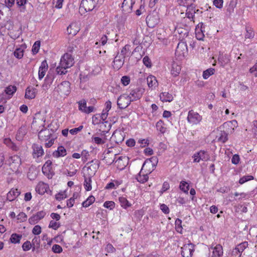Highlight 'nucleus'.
I'll return each mask as SVG.
<instances>
[{
	"label": "nucleus",
	"instance_id": "58",
	"mask_svg": "<svg viewBox=\"0 0 257 257\" xmlns=\"http://www.w3.org/2000/svg\"><path fill=\"white\" fill-rule=\"evenodd\" d=\"M121 82L124 86H126L130 83V78L127 76H123L121 78Z\"/></svg>",
	"mask_w": 257,
	"mask_h": 257
},
{
	"label": "nucleus",
	"instance_id": "18",
	"mask_svg": "<svg viewBox=\"0 0 257 257\" xmlns=\"http://www.w3.org/2000/svg\"><path fill=\"white\" fill-rule=\"evenodd\" d=\"M204 27L203 23H199L196 27L195 34L196 38L199 40H202L204 37Z\"/></svg>",
	"mask_w": 257,
	"mask_h": 257
},
{
	"label": "nucleus",
	"instance_id": "16",
	"mask_svg": "<svg viewBox=\"0 0 257 257\" xmlns=\"http://www.w3.org/2000/svg\"><path fill=\"white\" fill-rule=\"evenodd\" d=\"M80 30V28L79 24L76 22H73L67 27V31L68 34L75 36Z\"/></svg>",
	"mask_w": 257,
	"mask_h": 257
},
{
	"label": "nucleus",
	"instance_id": "48",
	"mask_svg": "<svg viewBox=\"0 0 257 257\" xmlns=\"http://www.w3.org/2000/svg\"><path fill=\"white\" fill-rule=\"evenodd\" d=\"M175 228L176 231L180 233H182V220L179 218H177L175 222Z\"/></svg>",
	"mask_w": 257,
	"mask_h": 257
},
{
	"label": "nucleus",
	"instance_id": "54",
	"mask_svg": "<svg viewBox=\"0 0 257 257\" xmlns=\"http://www.w3.org/2000/svg\"><path fill=\"white\" fill-rule=\"evenodd\" d=\"M248 245V243L246 241H244L238 244L236 246L237 249L239 250L240 252L242 253V251L246 248Z\"/></svg>",
	"mask_w": 257,
	"mask_h": 257
},
{
	"label": "nucleus",
	"instance_id": "47",
	"mask_svg": "<svg viewBox=\"0 0 257 257\" xmlns=\"http://www.w3.org/2000/svg\"><path fill=\"white\" fill-rule=\"evenodd\" d=\"M4 143L7 146L12 149L13 150H17L18 147L12 142L9 138H6L4 140Z\"/></svg>",
	"mask_w": 257,
	"mask_h": 257
},
{
	"label": "nucleus",
	"instance_id": "36",
	"mask_svg": "<svg viewBox=\"0 0 257 257\" xmlns=\"http://www.w3.org/2000/svg\"><path fill=\"white\" fill-rule=\"evenodd\" d=\"M53 79L54 78L52 76L47 75L45 79V82L42 85L43 88L45 90L48 89L52 83Z\"/></svg>",
	"mask_w": 257,
	"mask_h": 257
},
{
	"label": "nucleus",
	"instance_id": "2",
	"mask_svg": "<svg viewBox=\"0 0 257 257\" xmlns=\"http://www.w3.org/2000/svg\"><path fill=\"white\" fill-rule=\"evenodd\" d=\"M54 92L62 97L68 95L70 92V82L67 81H63L55 88Z\"/></svg>",
	"mask_w": 257,
	"mask_h": 257
},
{
	"label": "nucleus",
	"instance_id": "19",
	"mask_svg": "<svg viewBox=\"0 0 257 257\" xmlns=\"http://www.w3.org/2000/svg\"><path fill=\"white\" fill-rule=\"evenodd\" d=\"M98 167L99 164L97 163V162H88L84 168H86L87 171L90 170L91 172H88V173L91 176L95 174Z\"/></svg>",
	"mask_w": 257,
	"mask_h": 257
},
{
	"label": "nucleus",
	"instance_id": "42",
	"mask_svg": "<svg viewBox=\"0 0 257 257\" xmlns=\"http://www.w3.org/2000/svg\"><path fill=\"white\" fill-rule=\"evenodd\" d=\"M95 197L93 196H89L87 199L82 203L84 207H87L91 205L95 201Z\"/></svg>",
	"mask_w": 257,
	"mask_h": 257
},
{
	"label": "nucleus",
	"instance_id": "13",
	"mask_svg": "<svg viewBox=\"0 0 257 257\" xmlns=\"http://www.w3.org/2000/svg\"><path fill=\"white\" fill-rule=\"evenodd\" d=\"M17 90V87L15 86L10 85L6 88L5 92L2 94L3 100L10 99Z\"/></svg>",
	"mask_w": 257,
	"mask_h": 257
},
{
	"label": "nucleus",
	"instance_id": "4",
	"mask_svg": "<svg viewBox=\"0 0 257 257\" xmlns=\"http://www.w3.org/2000/svg\"><path fill=\"white\" fill-rule=\"evenodd\" d=\"M98 0H82L80 8H84L86 12L92 11L96 7Z\"/></svg>",
	"mask_w": 257,
	"mask_h": 257
},
{
	"label": "nucleus",
	"instance_id": "15",
	"mask_svg": "<svg viewBox=\"0 0 257 257\" xmlns=\"http://www.w3.org/2000/svg\"><path fill=\"white\" fill-rule=\"evenodd\" d=\"M46 214V212L44 211H39L36 214L33 215L32 216L29 218V222L31 224H35L40 220L43 218Z\"/></svg>",
	"mask_w": 257,
	"mask_h": 257
},
{
	"label": "nucleus",
	"instance_id": "38",
	"mask_svg": "<svg viewBox=\"0 0 257 257\" xmlns=\"http://www.w3.org/2000/svg\"><path fill=\"white\" fill-rule=\"evenodd\" d=\"M27 2V0H16L17 6L19 8L20 12L24 13L26 11L25 5Z\"/></svg>",
	"mask_w": 257,
	"mask_h": 257
},
{
	"label": "nucleus",
	"instance_id": "11",
	"mask_svg": "<svg viewBox=\"0 0 257 257\" xmlns=\"http://www.w3.org/2000/svg\"><path fill=\"white\" fill-rule=\"evenodd\" d=\"M78 109L80 111L85 113H89L94 110L92 106H87V101L85 99H82L78 102Z\"/></svg>",
	"mask_w": 257,
	"mask_h": 257
},
{
	"label": "nucleus",
	"instance_id": "37",
	"mask_svg": "<svg viewBox=\"0 0 257 257\" xmlns=\"http://www.w3.org/2000/svg\"><path fill=\"white\" fill-rule=\"evenodd\" d=\"M142 172L143 171L141 170L139 175L136 177V179L140 183H144L148 181L149 177L147 173L142 175Z\"/></svg>",
	"mask_w": 257,
	"mask_h": 257
},
{
	"label": "nucleus",
	"instance_id": "35",
	"mask_svg": "<svg viewBox=\"0 0 257 257\" xmlns=\"http://www.w3.org/2000/svg\"><path fill=\"white\" fill-rule=\"evenodd\" d=\"M84 186L85 190L86 191H90L92 189L91 187V176H88V177L84 176Z\"/></svg>",
	"mask_w": 257,
	"mask_h": 257
},
{
	"label": "nucleus",
	"instance_id": "29",
	"mask_svg": "<svg viewBox=\"0 0 257 257\" xmlns=\"http://www.w3.org/2000/svg\"><path fill=\"white\" fill-rule=\"evenodd\" d=\"M245 40L252 39L254 37V32L253 29L249 26L245 27V32L244 34Z\"/></svg>",
	"mask_w": 257,
	"mask_h": 257
},
{
	"label": "nucleus",
	"instance_id": "12",
	"mask_svg": "<svg viewBox=\"0 0 257 257\" xmlns=\"http://www.w3.org/2000/svg\"><path fill=\"white\" fill-rule=\"evenodd\" d=\"M143 92V90L138 88L132 90L127 96L131 102L136 101L142 96Z\"/></svg>",
	"mask_w": 257,
	"mask_h": 257
},
{
	"label": "nucleus",
	"instance_id": "64",
	"mask_svg": "<svg viewBox=\"0 0 257 257\" xmlns=\"http://www.w3.org/2000/svg\"><path fill=\"white\" fill-rule=\"evenodd\" d=\"M249 72L257 77V63L249 69Z\"/></svg>",
	"mask_w": 257,
	"mask_h": 257
},
{
	"label": "nucleus",
	"instance_id": "56",
	"mask_svg": "<svg viewBox=\"0 0 257 257\" xmlns=\"http://www.w3.org/2000/svg\"><path fill=\"white\" fill-rule=\"evenodd\" d=\"M138 143L140 144L141 148H144L149 144V140L148 139H139Z\"/></svg>",
	"mask_w": 257,
	"mask_h": 257
},
{
	"label": "nucleus",
	"instance_id": "39",
	"mask_svg": "<svg viewBox=\"0 0 257 257\" xmlns=\"http://www.w3.org/2000/svg\"><path fill=\"white\" fill-rule=\"evenodd\" d=\"M157 130L161 134H164L166 131V127L164 125V123L162 120H159L156 123Z\"/></svg>",
	"mask_w": 257,
	"mask_h": 257
},
{
	"label": "nucleus",
	"instance_id": "34",
	"mask_svg": "<svg viewBox=\"0 0 257 257\" xmlns=\"http://www.w3.org/2000/svg\"><path fill=\"white\" fill-rule=\"evenodd\" d=\"M153 162H144L142 167V171H144L146 173L150 174L152 172L151 165H152Z\"/></svg>",
	"mask_w": 257,
	"mask_h": 257
},
{
	"label": "nucleus",
	"instance_id": "33",
	"mask_svg": "<svg viewBox=\"0 0 257 257\" xmlns=\"http://www.w3.org/2000/svg\"><path fill=\"white\" fill-rule=\"evenodd\" d=\"M225 160L229 161L231 158V161H239L240 158L237 154L233 155L232 153L229 151L225 152Z\"/></svg>",
	"mask_w": 257,
	"mask_h": 257
},
{
	"label": "nucleus",
	"instance_id": "28",
	"mask_svg": "<svg viewBox=\"0 0 257 257\" xmlns=\"http://www.w3.org/2000/svg\"><path fill=\"white\" fill-rule=\"evenodd\" d=\"M212 248L213 251L211 257H221L222 256L223 252L222 247L221 245L217 244Z\"/></svg>",
	"mask_w": 257,
	"mask_h": 257
},
{
	"label": "nucleus",
	"instance_id": "44",
	"mask_svg": "<svg viewBox=\"0 0 257 257\" xmlns=\"http://www.w3.org/2000/svg\"><path fill=\"white\" fill-rule=\"evenodd\" d=\"M92 141L94 143L97 145H102L104 144L106 142V139L105 137L103 138H101L98 137H92Z\"/></svg>",
	"mask_w": 257,
	"mask_h": 257
},
{
	"label": "nucleus",
	"instance_id": "61",
	"mask_svg": "<svg viewBox=\"0 0 257 257\" xmlns=\"http://www.w3.org/2000/svg\"><path fill=\"white\" fill-rule=\"evenodd\" d=\"M83 128V125H80L78 127L71 129L69 131V132L71 135H74L77 134L78 132H80L82 130Z\"/></svg>",
	"mask_w": 257,
	"mask_h": 257
},
{
	"label": "nucleus",
	"instance_id": "27",
	"mask_svg": "<svg viewBox=\"0 0 257 257\" xmlns=\"http://www.w3.org/2000/svg\"><path fill=\"white\" fill-rule=\"evenodd\" d=\"M181 66L175 62H173L170 69L171 74L173 77L177 76L180 72Z\"/></svg>",
	"mask_w": 257,
	"mask_h": 257
},
{
	"label": "nucleus",
	"instance_id": "9",
	"mask_svg": "<svg viewBox=\"0 0 257 257\" xmlns=\"http://www.w3.org/2000/svg\"><path fill=\"white\" fill-rule=\"evenodd\" d=\"M135 2V0H123L121 5V9L123 14L131 13L132 12L133 7Z\"/></svg>",
	"mask_w": 257,
	"mask_h": 257
},
{
	"label": "nucleus",
	"instance_id": "5",
	"mask_svg": "<svg viewBox=\"0 0 257 257\" xmlns=\"http://www.w3.org/2000/svg\"><path fill=\"white\" fill-rule=\"evenodd\" d=\"M188 52L187 45L186 42L181 41L178 44L176 49V55L180 58L184 57Z\"/></svg>",
	"mask_w": 257,
	"mask_h": 257
},
{
	"label": "nucleus",
	"instance_id": "31",
	"mask_svg": "<svg viewBox=\"0 0 257 257\" xmlns=\"http://www.w3.org/2000/svg\"><path fill=\"white\" fill-rule=\"evenodd\" d=\"M195 14V9L190 6L189 7H187L185 15L186 17L189 19L191 21H194V17Z\"/></svg>",
	"mask_w": 257,
	"mask_h": 257
},
{
	"label": "nucleus",
	"instance_id": "62",
	"mask_svg": "<svg viewBox=\"0 0 257 257\" xmlns=\"http://www.w3.org/2000/svg\"><path fill=\"white\" fill-rule=\"evenodd\" d=\"M40 242V239L39 237L35 236L32 241L31 244L36 246L37 248H39Z\"/></svg>",
	"mask_w": 257,
	"mask_h": 257
},
{
	"label": "nucleus",
	"instance_id": "21",
	"mask_svg": "<svg viewBox=\"0 0 257 257\" xmlns=\"http://www.w3.org/2000/svg\"><path fill=\"white\" fill-rule=\"evenodd\" d=\"M124 59L122 58V56L117 54V55L115 57L113 62V64L112 66L114 69L119 70L120 68H121L124 64Z\"/></svg>",
	"mask_w": 257,
	"mask_h": 257
},
{
	"label": "nucleus",
	"instance_id": "10",
	"mask_svg": "<svg viewBox=\"0 0 257 257\" xmlns=\"http://www.w3.org/2000/svg\"><path fill=\"white\" fill-rule=\"evenodd\" d=\"M52 165V162H46L42 169L43 174L48 178H51L55 174Z\"/></svg>",
	"mask_w": 257,
	"mask_h": 257
},
{
	"label": "nucleus",
	"instance_id": "46",
	"mask_svg": "<svg viewBox=\"0 0 257 257\" xmlns=\"http://www.w3.org/2000/svg\"><path fill=\"white\" fill-rule=\"evenodd\" d=\"M107 41V37L106 35H103L99 42H96L94 47L98 48L99 46H104Z\"/></svg>",
	"mask_w": 257,
	"mask_h": 257
},
{
	"label": "nucleus",
	"instance_id": "26",
	"mask_svg": "<svg viewBox=\"0 0 257 257\" xmlns=\"http://www.w3.org/2000/svg\"><path fill=\"white\" fill-rule=\"evenodd\" d=\"M20 192L17 189H12L8 193L7 200L10 201L14 200L19 195Z\"/></svg>",
	"mask_w": 257,
	"mask_h": 257
},
{
	"label": "nucleus",
	"instance_id": "41",
	"mask_svg": "<svg viewBox=\"0 0 257 257\" xmlns=\"http://www.w3.org/2000/svg\"><path fill=\"white\" fill-rule=\"evenodd\" d=\"M215 73V69L212 68H208L203 71L202 76L204 79H208L210 76Z\"/></svg>",
	"mask_w": 257,
	"mask_h": 257
},
{
	"label": "nucleus",
	"instance_id": "57",
	"mask_svg": "<svg viewBox=\"0 0 257 257\" xmlns=\"http://www.w3.org/2000/svg\"><path fill=\"white\" fill-rule=\"evenodd\" d=\"M52 249L54 252L57 253H61L63 250L62 247L58 244L53 245Z\"/></svg>",
	"mask_w": 257,
	"mask_h": 257
},
{
	"label": "nucleus",
	"instance_id": "17",
	"mask_svg": "<svg viewBox=\"0 0 257 257\" xmlns=\"http://www.w3.org/2000/svg\"><path fill=\"white\" fill-rule=\"evenodd\" d=\"M48 66L46 60L42 62L39 68L38 78L39 80L42 79L46 74V72L48 70Z\"/></svg>",
	"mask_w": 257,
	"mask_h": 257
},
{
	"label": "nucleus",
	"instance_id": "43",
	"mask_svg": "<svg viewBox=\"0 0 257 257\" xmlns=\"http://www.w3.org/2000/svg\"><path fill=\"white\" fill-rule=\"evenodd\" d=\"M22 235L18 234L17 233H13L11 235L10 240L13 243H18L20 241V239L22 238Z\"/></svg>",
	"mask_w": 257,
	"mask_h": 257
},
{
	"label": "nucleus",
	"instance_id": "20",
	"mask_svg": "<svg viewBox=\"0 0 257 257\" xmlns=\"http://www.w3.org/2000/svg\"><path fill=\"white\" fill-rule=\"evenodd\" d=\"M147 82L148 87L152 90L155 89L158 86V81L153 75H149L147 78Z\"/></svg>",
	"mask_w": 257,
	"mask_h": 257
},
{
	"label": "nucleus",
	"instance_id": "59",
	"mask_svg": "<svg viewBox=\"0 0 257 257\" xmlns=\"http://www.w3.org/2000/svg\"><path fill=\"white\" fill-rule=\"evenodd\" d=\"M218 140L222 143H225L227 140V135L225 132H221Z\"/></svg>",
	"mask_w": 257,
	"mask_h": 257
},
{
	"label": "nucleus",
	"instance_id": "53",
	"mask_svg": "<svg viewBox=\"0 0 257 257\" xmlns=\"http://www.w3.org/2000/svg\"><path fill=\"white\" fill-rule=\"evenodd\" d=\"M103 206L105 208H108L110 210L113 209L115 206V203L114 202L111 201H107L104 203Z\"/></svg>",
	"mask_w": 257,
	"mask_h": 257
},
{
	"label": "nucleus",
	"instance_id": "45",
	"mask_svg": "<svg viewBox=\"0 0 257 257\" xmlns=\"http://www.w3.org/2000/svg\"><path fill=\"white\" fill-rule=\"evenodd\" d=\"M14 55L16 58L20 59L24 56V50L21 48H17L14 52Z\"/></svg>",
	"mask_w": 257,
	"mask_h": 257
},
{
	"label": "nucleus",
	"instance_id": "50",
	"mask_svg": "<svg viewBox=\"0 0 257 257\" xmlns=\"http://www.w3.org/2000/svg\"><path fill=\"white\" fill-rule=\"evenodd\" d=\"M195 0H177L180 6H188L191 5Z\"/></svg>",
	"mask_w": 257,
	"mask_h": 257
},
{
	"label": "nucleus",
	"instance_id": "51",
	"mask_svg": "<svg viewBox=\"0 0 257 257\" xmlns=\"http://www.w3.org/2000/svg\"><path fill=\"white\" fill-rule=\"evenodd\" d=\"M40 42L36 41L34 43L33 45L32 51L34 54H37L40 49Z\"/></svg>",
	"mask_w": 257,
	"mask_h": 257
},
{
	"label": "nucleus",
	"instance_id": "8",
	"mask_svg": "<svg viewBox=\"0 0 257 257\" xmlns=\"http://www.w3.org/2000/svg\"><path fill=\"white\" fill-rule=\"evenodd\" d=\"M193 158L194 161H208L210 159V155L207 151L200 150L194 154Z\"/></svg>",
	"mask_w": 257,
	"mask_h": 257
},
{
	"label": "nucleus",
	"instance_id": "52",
	"mask_svg": "<svg viewBox=\"0 0 257 257\" xmlns=\"http://www.w3.org/2000/svg\"><path fill=\"white\" fill-rule=\"evenodd\" d=\"M253 179V177L251 175L244 176L241 177L239 180V183L240 184H242L250 180H252Z\"/></svg>",
	"mask_w": 257,
	"mask_h": 257
},
{
	"label": "nucleus",
	"instance_id": "49",
	"mask_svg": "<svg viewBox=\"0 0 257 257\" xmlns=\"http://www.w3.org/2000/svg\"><path fill=\"white\" fill-rule=\"evenodd\" d=\"M180 189L182 191L187 193L189 189V184L185 181H181L180 184Z\"/></svg>",
	"mask_w": 257,
	"mask_h": 257
},
{
	"label": "nucleus",
	"instance_id": "3",
	"mask_svg": "<svg viewBox=\"0 0 257 257\" xmlns=\"http://www.w3.org/2000/svg\"><path fill=\"white\" fill-rule=\"evenodd\" d=\"M188 122L192 124H197L202 120V116L193 110L189 111L187 116Z\"/></svg>",
	"mask_w": 257,
	"mask_h": 257
},
{
	"label": "nucleus",
	"instance_id": "55",
	"mask_svg": "<svg viewBox=\"0 0 257 257\" xmlns=\"http://www.w3.org/2000/svg\"><path fill=\"white\" fill-rule=\"evenodd\" d=\"M32 246L31 243L30 241H25L22 245V248L24 251L29 250Z\"/></svg>",
	"mask_w": 257,
	"mask_h": 257
},
{
	"label": "nucleus",
	"instance_id": "63",
	"mask_svg": "<svg viewBox=\"0 0 257 257\" xmlns=\"http://www.w3.org/2000/svg\"><path fill=\"white\" fill-rule=\"evenodd\" d=\"M41 232V227L40 225H35L33 230L32 233L35 235H39Z\"/></svg>",
	"mask_w": 257,
	"mask_h": 257
},
{
	"label": "nucleus",
	"instance_id": "6",
	"mask_svg": "<svg viewBox=\"0 0 257 257\" xmlns=\"http://www.w3.org/2000/svg\"><path fill=\"white\" fill-rule=\"evenodd\" d=\"M181 249V254L183 257H192L194 251V245L192 243H189L184 245Z\"/></svg>",
	"mask_w": 257,
	"mask_h": 257
},
{
	"label": "nucleus",
	"instance_id": "1",
	"mask_svg": "<svg viewBox=\"0 0 257 257\" xmlns=\"http://www.w3.org/2000/svg\"><path fill=\"white\" fill-rule=\"evenodd\" d=\"M74 63V60L72 55L69 53L64 54L61 58L59 65L57 67L56 71L59 75L65 74L67 69L72 67Z\"/></svg>",
	"mask_w": 257,
	"mask_h": 257
},
{
	"label": "nucleus",
	"instance_id": "32",
	"mask_svg": "<svg viewBox=\"0 0 257 257\" xmlns=\"http://www.w3.org/2000/svg\"><path fill=\"white\" fill-rule=\"evenodd\" d=\"M66 155V150L63 146H59L57 150L53 153V156L55 157H63Z\"/></svg>",
	"mask_w": 257,
	"mask_h": 257
},
{
	"label": "nucleus",
	"instance_id": "22",
	"mask_svg": "<svg viewBox=\"0 0 257 257\" xmlns=\"http://www.w3.org/2000/svg\"><path fill=\"white\" fill-rule=\"evenodd\" d=\"M37 93V90L36 88L32 86H29L27 88L25 92V98L29 99H34Z\"/></svg>",
	"mask_w": 257,
	"mask_h": 257
},
{
	"label": "nucleus",
	"instance_id": "7",
	"mask_svg": "<svg viewBox=\"0 0 257 257\" xmlns=\"http://www.w3.org/2000/svg\"><path fill=\"white\" fill-rule=\"evenodd\" d=\"M131 102L127 95L123 94L117 98V104L119 108L124 109L130 105Z\"/></svg>",
	"mask_w": 257,
	"mask_h": 257
},
{
	"label": "nucleus",
	"instance_id": "40",
	"mask_svg": "<svg viewBox=\"0 0 257 257\" xmlns=\"http://www.w3.org/2000/svg\"><path fill=\"white\" fill-rule=\"evenodd\" d=\"M118 200L121 206L124 209H126L127 207H130L132 205L131 203H130L126 198L124 197H119Z\"/></svg>",
	"mask_w": 257,
	"mask_h": 257
},
{
	"label": "nucleus",
	"instance_id": "14",
	"mask_svg": "<svg viewBox=\"0 0 257 257\" xmlns=\"http://www.w3.org/2000/svg\"><path fill=\"white\" fill-rule=\"evenodd\" d=\"M35 190L39 194L43 195L45 193H48L49 191V186L43 182H40L37 185Z\"/></svg>",
	"mask_w": 257,
	"mask_h": 257
},
{
	"label": "nucleus",
	"instance_id": "60",
	"mask_svg": "<svg viewBox=\"0 0 257 257\" xmlns=\"http://www.w3.org/2000/svg\"><path fill=\"white\" fill-rule=\"evenodd\" d=\"M77 172V169L76 168H75L74 170L72 171L68 170L67 169L66 171H64V174L66 175L67 176H73L74 175L76 174V172Z\"/></svg>",
	"mask_w": 257,
	"mask_h": 257
},
{
	"label": "nucleus",
	"instance_id": "30",
	"mask_svg": "<svg viewBox=\"0 0 257 257\" xmlns=\"http://www.w3.org/2000/svg\"><path fill=\"white\" fill-rule=\"evenodd\" d=\"M131 46L129 45H125L121 49L120 53H118L117 55L122 56L123 58H125V57H128L131 54Z\"/></svg>",
	"mask_w": 257,
	"mask_h": 257
},
{
	"label": "nucleus",
	"instance_id": "25",
	"mask_svg": "<svg viewBox=\"0 0 257 257\" xmlns=\"http://www.w3.org/2000/svg\"><path fill=\"white\" fill-rule=\"evenodd\" d=\"M33 155L34 158H38L44 154V151L41 146L35 144L33 146Z\"/></svg>",
	"mask_w": 257,
	"mask_h": 257
},
{
	"label": "nucleus",
	"instance_id": "24",
	"mask_svg": "<svg viewBox=\"0 0 257 257\" xmlns=\"http://www.w3.org/2000/svg\"><path fill=\"white\" fill-rule=\"evenodd\" d=\"M218 60L222 67H225L230 62V57L227 54H220Z\"/></svg>",
	"mask_w": 257,
	"mask_h": 257
},
{
	"label": "nucleus",
	"instance_id": "23",
	"mask_svg": "<svg viewBox=\"0 0 257 257\" xmlns=\"http://www.w3.org/2000/svg\"><path fill=\"white\" fill-rule=\"evenodd\" d=\"M160 99L163 102H170L174 99V96L168 92H163L160 94Z\"/></svg>",
	"mask_w": 257,
	"mask_h": 257
}]
</instances>
